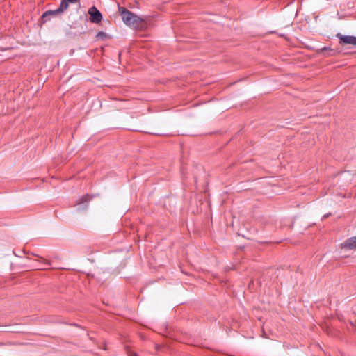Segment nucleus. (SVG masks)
<instances>
[{"mask_svg":"<svg viewBox=\"0 0 356 356\" xmlns=\"http://www.w3.org/2000/svg\"><path fill=\"white\" fill-rule=\"evenodd\" d=\"M337 37L339 39V44L341 45L350 44L356 47V37L353 35H343L337 33Z\"/></svg>","mask_w":356,"mask_h":356,"instance_id":"nucleus-3","label":"nucleus"},{"mask_svg":"<svg viewBox=\"0 0 356 356\" xmlns=\"http://www.w3.org/2000/svg\"><path fill=\"white\" fill-rule=\"evenodd\" d=\"M45 263H46L47 264H48V265H49V264H50V262H49V261H47V260H45Z\"/></svg>","mask_w":356,"mask_h":356,"instance_id":"nucleus-7","label":"nucleus"},{"mask_svg":"<svg viewBox=\"0 0 356 356\" xmlns=\"http://www.w3.org/2000/svg\"><path fill=\"white\" fill-rule=\"evenodd\" d=\"M119 12L122 16V21L127 26H132L135 29L141 26L143 19L140 17L128 10L127 8L120 7Z\"/></svg>","mask_w":356,"mask_h":356,"instance_id":"nucleus-1","label":"nucleus"},{"mask_svg":"<svg viewBox=\"0 0 356 356\" xmlns=\"http://www.w3.org/2000/svg\"><path fill=\"white\" fill-rule=\"evenodd\" d=\"M88 14L90 16V21L93 23H99L102 19L101 13L95 6H92L89 9Z\"/></svg>","mask_w":356,"mask_h":356,"instance_id":"nucleus-4","label":"nucleus"},{"mask_svg":"<svg viewBox=\"0 0 356 356\" xmlns=\"http://www.w3.org/2000/svg\"><path fill=\"white\" fill-rule=\"evenodd\" d=\"M78 1L79 0H62L58 8H57L55 10H49V11L45 12L42 15V17H45L49 15H54V14H56V13H58L60 12H63L64 10H65L68 8L70 3H75Z\"/></svg>","mask_w":356,"mask_h":356,"instance_id":"nucleus-2","label":"nucleus"},{"mask_svg":"<svg viewBox=\"0 0 356 356\" xmlns=\"http://www.w3.org/2000/svg\"><path fill=\"white\" fill-rule=\"evenodd\" d=\"M90 200V197L89 195H83L81 200H80V204L81 203H84V202H88L89 200Z\"/></svg>","mask_w":356,"mask_h":356,"instance_id":"nucleus-6","label":"nucleus"},{"mask_svg":"<svg viewBox=\"0 0 356 356\" xmlns=\"http://www.w3.org/2000/svg\"><path fill=\"white\" fill-rule=\"evenodd\" d=\"M326 49H327V48H326V47H323V48H322V49H321V51H325V50H326Z\"/></svg>","mask_w":356,"mask_h":356,"instance_id":"nucleus-8","label":"nucleus"},{"mask_svg":"<svg viewBox=\"0 0 356 356\" xmlns=\"http://www.w3.org/2000/svg\"><path fill=\"white\" fill-rule=\"evenodd\" d=\"M129 356H136V354H131Z\"/></svg>","mask_w":356,"mask_h":356,"instance_id":"nucleus-9","label":"nucleus"},{"mask_svg":"<svg viewBox=\"0 0 356 356\" xmlns=\"http://www.w3.org/2000/svg\"><path fill=\"white\" fill-rule=\"evenodd\" d=\"M343 248L356 250V236L349 238L341 244Z\"/></svg>","mask_w":356,"mask_h":356,"instance_id":"nucleus-5","label":"nucleus"}]
</instances>
